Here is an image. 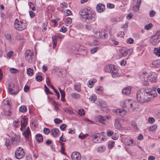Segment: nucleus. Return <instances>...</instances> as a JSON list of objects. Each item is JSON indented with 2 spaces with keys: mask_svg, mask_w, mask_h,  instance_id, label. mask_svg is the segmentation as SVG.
<instances>
[{
  "mask_svg": "<svg viewBox=\"0 0 160 160\" xmlns=\"http://www.w3.org/2000/svg\"><path fill=\"white\" fill-rule=\"evenodd\" d=\"M153 97L152 90L150 88H142L137 92V99L141 103L148 102Z\"/></svg>",
  "mask_w": 160,
  "mask_h": 160,
  "instance_id": "nucleus-1",
  "label": "nucleus"
},
{
  "mask_svg": "<svg viewBox=\"0 0 160 160\" xmlns=\"http://www.w3.org/2000/svg\"><path fill=\"white\" fill-rule=\"evenodd\" d=\"M79 14L82 20L87 23H91L95 21L96 18L95 13L90 8H84L80 11Z\"/></svg>",
  "mask_w": 160,
  "mask_h": 160,
  "instance_id": "nucleus-2",
  "label": "nucleus"
},
{
  "mask_svg": "<svg viewBox=\"0 0 160 160\" xmlns=\"http://www.w3.org/2000/svg\"><path fill=\"white\" fill-rule=\"evenodd\" d=\"M27 26L26 21H19L18 19H15L14 27L17 30L22 31L25 29Z\"/></svg>",
  "mask_w": 160,
  "mask_h": 160,
  "instance_id": "nucleus-3",
  "label": "nucleus"
},
{
  "mask_svg": "<svg viewBox=\"0 0 160 160\" xmlns=\"http://www.w3.org/2000/svg\"><path fill=\"white\" fill-rule=\"evenodd\" d=\"M133 102L132 100L126 99L120 102L121 106L123 108H125L129 110L133 107Z\"/></svg>",
  "mask_w": 160,
  "mask_h": 160,
  "instance_id": "nucleus-4",
  "label": "nucleus"
},
{
  "mask_svg": "<svg viewBox=\"0 0 160 160\" xmlns=\"http://www.w3.org/2000/svg\"><path fill=\"white\" fill-rule=\"evenodd\" d=\"M104 132L97 133L93 136L92 140L95 143H99L102 142V141H105L106 139L105 136L103 135Z\"/></svg>",
  "mask_w": 160,
  "mask_h": 160,
  "instance_id": "nucleus-5",
  "label": "nucleus"
},
{
  "mask_svg": "<svg viewBox=\"0 0 160 160\" xmlns=\"http://www.w3.org/2000/svg\"><path fill=\"white\" fill-rule=\"evenodd\" d=\"M19 91V87L17 85H15L12 83L9 84L8 86V92L13 95H16Z\"/></svg>",
  "mask_w": 160,
  "mask_h": 160,
  "instance_id": "nucleus-6",
  "label": "nucleus"
},
{
  "mask_svg": "<svg viewBox=\"0 0 160 160\" xmlns=\"http://www.w3.org/2000/svg\"><path fill=\"white\" fill-rule=\"evenodd\" d=\"M149 74L146 72H142L140 74V79L143 82L144 86H147L149 84Z\"/></svg>",
  "mask_w": 160,
  "mask_h": 160,
  "instance_id": "nucleus-7",
  "label": "nucleus"
},
{
  "mask_svg": "<svg viewBox=\"0 0 160 160\" xmlns=\"http://www.w3.org/2000/svg\"><path fill=\"white\" fill-rule=\"evenodd\" d=\"M160 41V31H158L154 35L150 38L149 42L152 45L155 46L158 44Z\"/></svg>",
  "mask_w": 160,
  "mask_h": 160,
  "instance_id": "nucleus-8",
  "label": "nucleus"
},
{
  "mask_svg": "<svg viewBox=\"0 0 160 160\" xmlns=\"http://www.w3.org/2000/svg\"><path fill=\"white\" fill-rule=\"evenodd\" d=\"M94 37L98 38H106L108 37V32L104 31H97L94 33Z\"/></svg>",
  "mask_w": 160,
  "mask_h": 160,
  "instance_id": "nucleus-9",
  "label": "nucleus"
},
{
  "mask_svg": "<svg viewBox=\"0 0 160 160\" xmlns=\"http://www.w3.org/2000/svg\"><path fill=\"white\" fill-rule=\"evenodd\" d=\"M25 153L22 148L19 147L15 152L16 158L18 159H20L23 157Z\"/></svg>",
  "mask_w": 160,
  "mask_h": 160,
  "instance_id": "nucleus-10",
  "label": "nucleus"
},
{
  "mask_svg": "<svg viewBox=\"0 0 160 160\" xmlns=\"http://www.w3.org/2000/svg\"><path fill=\"white\" fill-rule=\"evenodd\" d=\"M64 36L60 33H56L54 36L52 37V41L53 42V48H55L57 45V40L58 39L62 40L64 38Z\"/></svg>",
  "mask_w": 160,
  "mask_h": 160,
  "instance_id": "nucleus-11",
  "label": "nucleus"
},
{
  "mask_svg": "<svg viewBox=\"0 0 160 160\" xmlns=\"http://www.w3.org/2000/svg\"><path fill=\"white\" fill-rule=\"evenodd\" d=\"M121 141L128 146H132L135 145V143L133 139L131 138H128L125 136L123 135L121 139Z\"/></svg>",
  "mask_w": 160,
  "mask_h": 160,
  "instance_id": "nucleus-12",
  "label": "nucleus"
},
{
  "mask_svg": "<svg viewBox=\"0 0 160 160\" xmlns=\"http://www.w3.org/2000/svg\"><path fill=\"white\" fill-rule=\"evenodd\" d=\"M110 118L111 117L110 116H103L102 115H98L96 117L97 121L103 125H106V122L107 120Z\"/></svg>",
  "mask_w": 160,
  "mask_h": 160,
  "instance_id": "nucleus-13",
  "label": "nucleus"
},
{
  "mask_svg": "<svg viewBox=\"0 0 160 160\" xmlns=\"http://www.w3.org/2000/svg\"><path fill=\"white\" fill-rule=\"evenodd\" d=\"M120 52L122 56L125 57L128 54H131L133 52V49L131 48L123 47L120 50Z\"/></svg>",
  "mask_w": 160,
  "mask_h": 160,
  "instance_id": "nucleus-14",
  "label": "nucleus"
},
{
  "mask_svg": "<svg viewBox=\"0 0 160 160\" xmlns=\"http://www.w3.org/2000/svg\"><path fill=\"white\" fill-rule=\"evenodd\" d=\"M33 56V53L29 49L27 50L25 53L26 59L29 62H32V57Z\"/></svg>",
  "mask_w": 160,
  "mask_h": 160,
  "instance_id": "nucleus-15",
  "label": "nucleus"
},
{
  "mask_svg": "<svg viewBox=\"0 0 160 160\" xmlns=\"http://www.w3.org/2000/svg\"><path fill=\"white\" fill-rule=\"evenodd\" d=\"M11 140L13 144L17 145L21 142L20 136L15 135L11 138Z\"/></svg>",
  "mask_w": 160,
  "mask_h": 160,
  "instance_id": "nucleus-16",
  "label": "nucleus"
},
{
  "mask_svg": "<svg viewBox=\"0 0 160 160\" xmlns=\"http://www.w3.org/2000/svg\"><path fill=\"white\" fill-rule=\"evenodd\" d=\"M141 0H133V4L134 5L132 7L133 10L137 11L139 10Z\"/></svg>",
  "mask_w": 160,
  "mask_h": 160,
  "instance_id": "nucleus-17",
  "label": "nucleus"
},
{
  "mask_svg": "<svg viewBox=\"0 0 160 160\" xmlns=\"http://www.w3.org/2000/svg\"><path fill=\"white\" fill-rule=\"evenodd\" d=\"M71 157L72 160H80L81 158L80 153L76 152H73L71 154Z\"/></svg>",
  "mask_w": 160,
  "mask_h": 160,
  "instance_id": "nucleus-18",
  "label": "nucleus"
},
{
  "mask_svg": "<svg viewBox=\"0 0 160 160\" xmlns=\"http://www.w3.org/2000/svg\"><path fill=\"white\" fill-rule=\"evenodd\" d=\"M157 78V73L152 72L149 74V81L152 82H154Z\"/></svg>",
  "mask_w": 160,
  "mask_h": 160,
  "instance_id": "nucleus-19",
  "label": "nucleus"
},
{
  "mask_svg": "<svg viewBox=\"0 0 160 160\" xmlns=\"http://www.w3.org/2000/svg\"><path fill=\"white\" fill-rule=\"evenodd\" d=\"M120 119L119 118H117L115 119V122L114 126L115 128L118 130L122 129V126L121 123H120Z\"/></svg>",
  "mask_w": 160,
  "mask_h": 160,
  "instance_id": "nucleus-20",
  "label": "nucleus"
},
{
  "mask_svg": "<svg viewBox=\"0 0 160 160\" xmlns=\"http://www.w3.org/2000/svg\"><path fill=\"white\" fill-rule=\"evenodd\" d=\"M112 72V75L113 78H118L121 76V74L118 72V70L116 68V67H114V68L113 69Z\"/></svg>",
  "mask_w": 160,
  "mask_h": 160,
  "instance_id": "nucleus-21",
  "label": "nucleus"
},
{
  "mask_svg": "<svg viewBox=\"0 0 160 160\" xmlns=\"http://www.w3.org/2000/svg\"><path fill=\"white\" fill-rule=\"evenodd\" d=\"M105 5L102 3H99L97 6V10L98 12H101L105 9Z\"/></svg>",
  "mask_w": 160,
  "mask_h": 160,
  "instance_id": "nucleus-22",
  "label": "nucleus"
},
{
  "mask_svg": "<svg viewBox=\"0 0 160 160\" xmlns=\"http://www.w3.org/2000/svg\"><path fill=\"white\" fill-rule=\"evenodd\" d=\"M28 124L27 120L26 118H23L22 120L21 121V127L20 129L21 131H22L26 127Z\"/></svg>",
  "mask_w": 160,
  "mask_h": 160,
  "instance_id": "nucleus-23",
  "label": "nucleus"
},
{
  "mask_svg": "<svg viewBox=\"0 0 160 160\" xmlns=\"http://www.w3.org/2000/svg\"><path fill=\"white\" fill-rule=\"evenodd\" d=\"M116 112L117 114L122 117H123L126 114V111L122 109H118L116 110Z\"/></svg>",
  "mask_w": 160,
  "mask_h": 160,
  "instance_id": "nucleus-24",
  "label": "nucleus"
},
{
  "mask_svg": "<svg viewBox=\"0 0 160 160\" xmlns=\"http://www.w3.org/2000/svg\"><path fill=\"white\" fill-rule=\"evenodd\" d=\"M78 54H82V55H84L87 54V51L85 48L82 46H81L78 49Z\"/></svg>",
  "mask_w": 160,
  "mask_h": 160,
  "instance_id": "nucleus-25",
  "label": "nucleus"
},
{
  "mask_svg": "<svg viewBox=\"0 0 160 160\" xmlns=\"http://www.w3.org/2000/svg\"><path fill=\"white\" fill-rule=\"evenodd\" d=\"M115 67V66L112 65H107L105 66L104 70L107 72H111L113 69Z\"/></svg>",
  "mask_w": 160,
  "mask_h": 160,
  "instance_id": "nucleus-26",
  "label": "nucleus"
},
{
  "mask_svg": "<svg viewBox=\"0 0 160 160\" xmlns=\"http://www.w3.org/2000/svg\"><path fill=\"white\" fill-rule=\"evenodd\" d=\"M51 134L53 137H56L59 132V130L57 128H55L51 130Z\"/></svg>",
  "mask_w": 160,
  "mask_h": 160,
  "instance_id": "nucleus-27",
  "label": "nucleus"
},
{
  "mask_svg": "<svg viewBox=\"0 0 160 160\" xmlns=\"http://www.w3.org/2000/svg\"><path fill=\"white\" fill-rule=\"evenodd\" d=\"M23 135L25 138H28L30 135H31V132L29 128L28 127L26 130L22 133Z\"/></svg>",
  "mask_w": 160,
  "mask_h": 160,
  "instance_id": "nucleus-28",
  "label": "nucleus"
},
{
  "mask_svg": "<svg viewBox=\"0 0 160 160\" xmlns=\"http://www.w3.org/2000/svg\"><path fill=\"white\" fill-rule=\"evenodd\" d=\"M131 88L130 87L125 88L122 90V92L123 94L128 95L130 94L131 92Z\"/></svg>",
  "mask_w": 160,
  "mask_h": 160,
  "instance_id": "nucleus-29",
  "label": "nucleus"
},
{
  "mask_svg": "<svg viewBox=\"0 0 160 160\" xmlns=\"http://www.w3.org/2000/svg\"><path fill=\"white\" fill-rule=\"evenodd\" d=\"M71 96L72 98L75 99H79L81 97L79 94L75 92L72 93L71 94Z\"/></svg>",
  "mask_w": 160,
  "mask_h": 160,
  "instance_id": "nucleus-30",
  "label": "nucleus"
},
{
  "mask_svg": "<svg viewBox=\"0 0 160 160\" xmlns=\"http://www.w3.org/2000/svg\"><path fill=\"white\" fill-rule=\"evenodd\" d=\"M151 66L152 67L159 68L160 67V62L159 61H153Z\"/></svg>",
  "mask_w": 160,
  "mask_h": 160,
  "instance_id": "nucleus-31",
  "label": "nucleus"
},
{
  "mask_svg": "<svg viewBox=\"0 0 160 160\" xmlns=\"http://www.w3.org/2000/svg\"><path fill=\"white\" fill-rule=\"evenodd\" d=\"M36 141L39 142H41L43 141V137L42 135L40 133H38L37 134L36 137Z\"/></svg>",
  "mask_w": 160,
  "mask_h": 160,
  "instance_id": "nucleus-32",
  "label": "nucleus"
},
{
  "mask_svg": "<svg viewBox=\"0 0 160 160\" xmlns=\"http://www.w3.org/2000/svg\"><path fill=\"white\" fill-rule=\"evenodd\" d=\"M106 150V147L102 145L98 147L97 149V151L100 153H101L105 151Z\"/></svg>",
  "mask_w": 160,
  "mask_h": 160,
  "instance_id": "nucleus-33",
  "label": "nucleus"
},
{
  "mask_svg": "<svg viewBox=\"0 0 160 160\" xmlns=\"http://www.w3.org/2000/svg\"><path fill=\"white\" fill-rule=\"evenodd\" d=\"M75 90L78 92H80L81 91V85L79 83H78L74 85Z\"/></svg>",
  "mask_w": 160,
  "mask_h": 160,
  "instance_id": "nucleus-34",
  "label": "nucleus"
},
{
  "mask_svg": "<svg viewBox=\"0 0 160 160\" xmlns=\"http://www.w3.org/2000/svg\"><path fill=\"white\" fill-rule=\"evenodd\" d=\"M154 53L156 55L160 56V47L159 48H155L154 49Z\"/></svg>",
  "mask_w": 160,
  "mask_h": 160,
  "instance_id": "nucleus-35",
  "label": "nucleus"
},
{
  "mask_svg": "<svg viewBox=\"0 0 160 160\" xmlns=\"http://www.w3.org/2000/svg\"><path fill=\"white\" fill-rule=\"evenodd\" d=\"M97 80L95 79H92L88 81V86H89L90 88H91L92 87L93 85L96 82Z\"/></svg>",
  "mask_w": 160,
  "mask_h": 160,
  "instance_id": "nucleus-36",
  "label": "nucleus"
},
{
  "mask_svg": "<svg viewBox=\"0 0 160 160\" xmlns=\"http://www.w3.org/2000/svg\"><path fill=\"white\" fill-rule=\"evenodd\" d=\"M97 96L96 95L93 94L91 95L90 98H89V101H92L94 102L97 100Z\"/></svg>",
  "mask_w": 160,
  "mask_h": 160,
  "instance_id": "nucleus-37",
  "label": "nucleus"
},
{
  "mask_svg": "<svg viewBox=\"0 0 160 160\" xmlns=\"http://www.w3.org/2000/svg\"><path fill=\"white\" fill-rule=\"evenodd\" d=\"M26 107L25 105H22L19 108V111L20 112L24 113L27 111Z\"/></svg>",
  "mask_w": 160,
  "mask_h": 160,
  "instance_id": "nucleus-38",
  "label": "nucleus"
},
{
  "mask_svg": "<svg viewBox=\"0 0 160 160\" xmlns=\"http://www.w3.org/2000/svg\"><path fill=\"white\" fill-rule=\"evenodd\" d=\"M157 128V126L156 125L154 124L151 126H150L148 128V129L150 131L153 132L156 130Z\"/></svg>",
  "mask_w": 160,
  "mask_h": 160,
  "instance_id": "nucleus-39",
  "label": "nucleus"
},
{
  "mask_svg": "<svg viewBox=\"0 0 160 160\" xmlns=\"http://www.w3.org/2000/svg\"><path fill=\"white\" fill-rule=\"evenodd\" d=\"M46 83L47 85L50 88H52L53 90L55 89L53 86L50 83V80L48 78H46Z\"/></svg>",
  "mask_w": 160,
  "mask_h": 160,
  "instance_id": "nucleus-40",
  "label": "nucleus"
},
{
  "mask_svg": "<svg viewBox=\"0 0 160 160\" xmlns=\"http://www.w3.org/2000/svg\"><path fill=\"white\" fill-rule=\"evenodd\" d=\"M61 144V148L60 150V152L64 155H66L65 152H64L65 148L64 147V143L60 142Z\"/></svg>",
  "mask_w": 160,
  "mask_h": 160,
  "instance_id": "nucleus-41",
  "label": "nucleus"
},
{
  "mask_svg": "<svg viewBox=\"0 0 160 160\" xmlns=\"http://www.w3.org/2000/svg\"><path fill=\"white\" fill-rule=\"evenodd\" d=\"M65 22L67 25L69 26L72 23V19L70 18H67L65 19Z\"/></svg>",
  "mask_w": 160,
  "mask_h": 160,
  "instance_id": "nucleus-42",
  "label": "nucleus"
},
{
  "mask_svg": "<svg viewBox=\"0 0 160 160\" xmlns=\"http://www.w3.org/2000/svg\"><path fill=\"white\" fill-rule=\"evenodd\" d=\"M89 135L88 133L83 134L82 132H81L79 135V138L82 139H83L87 137Z\"/></svg>",
  "mask_w": 160,
  "mask_h": 160,
  "instance_id": "nucleus-43",
  "label": "nucleus"
},
{
  "mask_svg": "<svg viewBox=\"0 0 160 160\" xmlns=\"http://www.w3.org/2000/svg\"><path fill=\"white\" fill-rule=\"evenodd\" d=\"M5 145L8 149H10L11 148V146L10 144V141L9 140H6Z\"/></svg>",
  "mask_w": 160,
  "mask_h": 160,
  "instance_id": "nucleus-44",
  "label": "nucleus"
},
{
  "mask_svg": "<svg viewBox=\"0 0 160 160\" xmlns=\"http://www.w3.org/2000/svg\"><path fill=\"white\" fill-rule=\"evenodd\" d=\"M152 25L151 23H149L147 25H146L144 27V29L148 30H149L152 28Z\"/></svg>",
  "mask_w": 160,
  "mask_h": 160,
  "instance_id": "nucleus-45",
  "label": "nucleus"
},
{
  "mask_svg": "<svg viewBox=\"0 0 160 160\" xmlns=\"http://www.w3.org/2000/svg\"><path fill=\"white\" fill-rule=\"evenodd\" d=\"M99 48V47H95L90 50V52L91 54H93L96 52Z\"/></svg>",
  "mask_w": 160,
  "mask_h": 160,
  "instance_id": "nucleus-46",
  "label": "nucleus"
},
{
  "mask_svg": "<svg viewBox=\"0 0 160 160\" xmlns=\"http://www.w3.org/2000/svg\"><path fill=\"white\" fill-rule=\"evenodd\" d=\"M27 72L29 76H31L33 74V70L30 68H28L27 69Z\"/></svg>",
  "mask_w": 160,
  "mask_h": 160,
  "instance_id": "nucleus-47",
  "label": "nucleus"
},
{
  "mask_svg": "<svg viewBox=\"0 0 160 160\" xmlns=\"http://www.w3.org/2000/svg\"><path fill=\"white\" fill-rule=\"evenodd\" d=\"M28 5L30 8H31L33 11H35L36 10L35 7H34L33 4L31 2H29L28 3Z\"/></svg>",
  "mask_w": 160,
  "mask_h": 160,
  "instance_id": "nucleus-48",
  "label": "nucleus"
},
{
  "mask_svg": "<svg viewBox=\"0 0 160 160\" xmlns=\"http://www.w3.org/2000/svg\"><path fill=\"white\" fill-rule=\"evenodd\" d=\"M67 127L66 124L63 123L60 126V128L62 131H65Z\"/></svg>",
  "mask_w": 160,
  "mask_h": 160,
  "instance_id": "nucleus-49",
  "label": "nucleus"
},
{
  "mask_svg": "<svg viewBox=\"0 0 160 160\" xmlns=\"http://www.w3.org/2000/svg\"><path fill=\"white\" fill-rule=\"evenodd\" d=\"M114 143L115 142L113 141L110 142L108 145V148L111 149L113 147L114 145Z\"/></svg>",
  "mask_w": 160,
  "mask_h": 160,
  "instance_id": "nucleus-50",
  "label": "nucleus"
},
{
  "mask_svg": "<svg viewBox=\"0 0 160 160\" xmlns=\"http://www.w3.org/2000/svg\"><path fill=\"white\" fill-rule=\"evenodd\" d=\"M51 132V130L50 131L48 128H45L43 129V132L46 134H48Z\"/></svg>",
  "mask_w": 160,
  "mask_h": 160,
  "instance_id": "nucleus-51",
  "label": "nucleus"
},
{
  "mask_svg": "<svg viewBox=\"0 0 160 160\" xmlns=\"http://www.w3.org/2000/svg\"><path fill=\"white\" fill-rule=\"evenodd\" d=\"M76 27L78 29H81L83 27V25L81 23H77L76 25Z\"/></svg>",
  "mask_w": 160,
  "mask_h": 160,
  "instance_id": "nucleus-52",
  "label": "nucleus"
},
{
  "mask_svg": "<svg viewBox=\"0 0 160 160\" xmlns=\"http://www.w3.org/2000/svg\"><path fill=\"white\" fill-rule=\"evenodd\" d=\"M54 122L57 124H59L62 122V120L58 118H56L54 119Z\"/></svg>",
  "mask_w": 160,
  "mask_h": 160,
  "instance_id": "nucleus-53",
  "label": "nucleus"
},
{
  "mask_svg": "<svg viewBox=\"0 0 160 160\" xmlns=\"http://www.w3.org/2000/svg\"><path fill=\"white\" fill-rule=\"evenodd\" d=\"M112 138L114 140L117 139L119 137L118 134L116 132H114V133L113 135H112Z\"/></svg>",
  "mask_w": 160,
  "mask_h": 160,
  "instance_id": "nucleus-54",
  "label": "nucleus"
},
{
  "mask_svg": "<svg viewBox=\"0 0 160 160\" xmlns=\"http://www.w3.org/2000/svg\"><path fill=\"white\" fill-rule=\"evenodd\" d=\"M114 133L113 131L110 130H108L107 132V135L109 137L112 136V135H113Z\"/></svg>",
  "mask_w": 160,
  "mask_h": 160,
  "instance_id": "nucleus-55",
  "label": "nucleus"
},
{
  "mask_svg": "<svg viewBox=\"0 0 160 160\" xmlns=\"http://www.w3.org/2000/svg\"><path fill=\"white\" fill-rule=\"evenodd\" d=\"M36 80L38 82H41L42 80V78L41 76L38 75L35 78Z\"/></svg>",
  "mask_w": 160,
  "mask_h": 160,
  "instance_id": "nucleus-56",
  "label": "nucleus"
},
{
  "mask_svg": "<svg viewBox=\"0 0 160 160\" xmlns=\"http://www.w3.org/2000/svg\"><path fill=\"white\" fill-rule=\"evenodd\" d=\"M10 71L12 73H16L18 71V70L14 68H11L10 70Z\"/></svg>",
  "mask_w": 160,
  "mask_h": 160,
  "instance_id": "nucleus-57",
  "label": "nucleus"
},
{
  "mask_svg": "<svg viewBox=\"0 0 160 160\" xmlns=\"http://www.w3.org/2000/svg\"><path fill=\"white\" fill-rule=\"evenodd\" d=\"M156 12L154 10H151L149 12V16L151 17H153L154 16Z\"/></svg>",
  "mask_w": 160,
  "mask_h": 160,
  "instance_id": "nucleus-58",
  "label": "nucleus"
},
{
  "mask_svg": "<svg viewBox=\"0 0 160 160\" xmlns=\"http://www.w3.org/2000/svg\"><path fill=\"white\" fill-rule=\"evenodd\" d=\"M13 52L12 51H10L8 52L7 54V56L9 58H11L13 56Z\"/></svg>",
  "mask_w": 160,
  "mask_h": 160,
  "instance_id": "nucleus-59",
  "label": "nucleus"
},
{
  "mask_svg": "<svg viewBox=\"0 0 160 160\" xmlns=\"http://www.w3.org/2000/svg\"><path fill=\"white\" fill-rule=\"evenodd\" d=\"M134 40L132 38H129L127 40V42L129 44H132L133 43Z\"/></svg>",
  "mask_w": 160,
  "mask_h": 160,
  "instance_id": "nucleus-60",
  "label": "nucleus"
},
{
  "mask_svg": "<svg viewBox=\"0 0 160 160\" xmlns=\"http://www.w3.org/2000/svg\"><path fill=\"white\" fill-rule=\"evenodd\" d=\"M107 7L109 8H113L114 7V5L112 4L108 3L107 4Z\"/></svg>",
  "mask_w": 160,
  "mask_h": 160,
  "instance_id": "nucleus-61",
  "label": "nucleus"
},
{
  "mask_svg": "<svg viewBox=\"0 0 160 160\" xmlns=\"http://www.w3.org/2000/svg\"><path fill=\"white\" fill-rule=\"evenodd\" d=\"M60 31L64 33L66 32L67 31L66 28L64 26H63L60 29Z\"/></svg>",
  "mask_w": 160,
  "mask_h": 160,
  "instance_id": "nucleus-62",
  "label": "nucleus"
},
{
  "mask_svg": "<svg viewBox=\"0 0 160 160\" xmlns=\"http://www.w3.org/2000/svg\"><path fill=\"white\" fill-rule=\"evenodd\" d=\"M98 106H99L100 108H102V107H105L106 106L105 104L103 103L102 102H99V103L97 104Z\"/></svg>",
  "mask_w": 160,
  "mask_h": 160,
  "instance_id": "nucleus-63",
  "label": "nucleus"
},
{
  "mask_svg": "<svg viewBox=\"0 0 160 160\" xmlns=\"http://www.w3.org/2000/svg\"><path fill=\"white\" fill-rule=\"evenodd\" d=\"M15 38L17 40H18L21 39V37L19 34H17L15 36Z\"/></svg>",
  "mask_w": 160,
  "mask_h": 160,
  "instance_id": "nucleus-64",
  "label": "nucleus"
}]
</instances>
